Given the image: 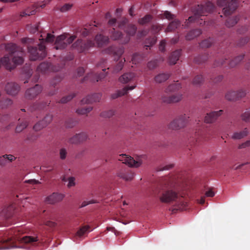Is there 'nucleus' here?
<instances>
[{
    "label": "nucleus",
    "mask_w": 250,
    "mask_h": 250,
    "mask_svg": "<svg viewBox=\"0 0 250 250\" xmlns=\"http://www.w3.org/2000/svg\"><path fill=\"white\" fill-rule=\"evenodd\" d=\"M155 194L161 203L173 204L177 209H184L187 206V194L177 182L169 181L160 186L155 190Z\"/></svg>",
    "instance_id": "f257e3e1"
},
{
    "label": "nucleus",
    "mask_w": 250,
    "mask_h": 250,
    "mask_svg": "<svg viewBox=\"0 0 250 250\" xmlns=\"http://www.w3.org/2000/svg\"><path fill=\"white\" fill-rule=\"evenodd\" d=\"M39 241L38 237L31 236H25L22 238L17 236L15 234L14 236L7 239H0V250H6L16 248L15 243L19 242L22 245L20 247L26 248V246L34 245L36 242Z\"/></svg>",
    "instance_id": "f03ea898"
},
{
    "label": "nucleus",
    "mask_w": 250,
    "mask_h": 250,
    "mask_svg": "<svg viewBox=\"0 0 250 250\" xmlns=\"http://www.w3.org/2000/svg\"><path fill=\"white\" fill-rule=\"evenodd\" d=\"M104 52L105 53L113 56L114 57V60L117 62L113 68L112 72L113 73H117L120 72L123 69L124 63L125 62V58H123L118 61L124 53V48L123 47L111 46L106 48Z\"/></svg>",
    "instance_id": "7ed1b4c3"
},
{
    "label": "nucleus",
    "mask_w": 250,
    "mask_h": 250,
    "mask_svg": "<svg viewBox=\"0 0 250 250\" xmlns=\"http://www.w3.org/2000/svg\"><path fill=\"white\" fill-rule=\"evenodd\" d=\"M214 8L213 4L209 1L205 2V5H198L193 9L194 16L189 17L188 19L189 22L194 21L200 16H205L212 12Z\"/></svg>",
    "instance_id": "20e7f679"
},
{
    "label": "nucleus",
    "mask_w": 250,
    "mask_h": 250,
    "mask_svg": "<svg viewBox=\"0 0 250 250\" xmlns=\"http://www.w3.org/2000/svg\"><path fill=\"white\" fill-rule=\"evenodd\" d=\"M28 52L30 54V59L36 61L39 59H43L46 55L45 45L41 43L38 47L28 46Z\"/></svg>",
    "instance_id": "39448f33"
},
{
    "label": "nucleus",
    "mask_w": 250,
    "mask_h": 250,
    "mask_svg": "<svg viewBox=\"0 0 250 250\" xmlns=\"http://www.w3.org/2000/svg\"><path fill=\"white\" fill-rule=\"evenodd\" d=\"M218 6L223 7V12L225 16L231 15L237 8L236 0H218Z\"/></svg>",
    "instance_id": "423d86ee"
},
{
    "label": "nucleus",
    "mask_w": 250,
    "mask_h": 250,
    "mask_svg": "<svg viewBox=\"0 0 250 250\" xmlns=\"http://www.w3.org/2000/svg\"><path fill=\"white\" fill-rule=\"evenodd\" d=\"M75 38V36L68 37L67 35H60L55 40L54 48L57 50L64 49L68 44L72 43Z\"/></svg>",
    "instance_id": "0eeeda50"
},
{
    "label": "nucleus",
    "mask_w": 250,
    "mask_h": 250,
    "mask_svg": "<svg viewBox=\"0 0 250 250\" xmlns=\"http://www.w3.org/2000/svg\"><path fill=\"white\" fill-rule=\"evenodd\" d=\"M142 157V156H138L135 160L133 158L126 154H121L118 156V159L119 161H122L123 163L127 164L130 167H138L143 163Z\"/></svg>",
    "instance_id": "6e6552de"
},
{
    "label": "nucleus",
    "mask_w": 250,
    "mask_h": 250,
    "mask_svg": "<svg viewBox=\"0 0 250 250\" xmlns=\"http://www.w3.org/2000/svg\"><path fill=\"white\" fill-rule=\"evenodd\" d=\"M188 119L189 117L186 114L181 115L169 123L168 127L173 130L183 128L187 125Z\"/></svg>",
    "instance_id": "1a4fd4ad"
},
{
    "label": "nucleus",
    "mask_w": 250,
    "mask_h": 250,
    "mask_svg": "<svg viewBox=\"0 0 250 250\" xmlns=\"http://www.w3.org/2000/svg\"><path fill=\"white\" fill-rule=\"evenodd\" d=\"M94 44V41L92 40H88L86 42H83L82 40L79 39L72 44V47L79 52H83L93 47Z\"/></svg>",
    "instance_id": "9d476101"
},
{
    "label": "nucleus",
    "mask_w": 250,
    "mask_h": 250,
    "mask_svg": "<svg viewBox=\"0 0 250 250\" xmlns=\"http://www.w3.org/2000/svg\"><path fill=\"white\" fill-rule=\"evenodd\" d=\"M167 94H163L160 98V100L163 103L170 104L177 103L180 101L183 97V95L181 93H176L170 96H168Z\"/></svg>",
    "instance_id": "9b49d317"
},
{
    "label": "nucleus",
    "mask_w": 250,
    "mask_h": 250,
    "mask_svg": "<svg viewBox=\"0 0 250 250\" xmlns=\"http://www.w3.org/2000/svg\"><path fill=\"white\" fill-rule=\"evenodd\" d=\"M42 91V87L39 84H36L34 87L26 90L25 97L29 100L36 98Z\"/></svg>",
    "instance_id": "f8f14e48"
},
{
    "label": "nucleus",
    "mask_w": 250,
    "mask_h": 250,
    "mask_svg": "<svg viewBox=\"0 0 250 250\" xmlns=\"http://www.w3.org/2000/svg\"><path fill=\"white\" fill-rule=\"evenodd\" d=\"M105 69H103V72L100 74H97L93 71L87 74V76L84 78V81L89 80L91 82H96L102 80L106 75V73H105Z\"/></svg>",
    "instance_id": "ddd939ff"
},
{
    "label": "nucleus",
    "mask_w": 250,
    "mask_h": 250,
    "mask_svg": "<svg viewBox=\"0 0 250 250\" xmlns=\"http://www.w3.org/2000/svg\"><path fill=\"white\" fill-rule=\"evenodd\" d=\"M118 177L125 180L131 181L134 177V173L127 167L120 169L117 173Z\"/></svg>",
    "instance_id": "4468645a"
},
{
    "label": "nucleus",
    "mask_w": 250,
    "mask_h": 250,
    "mask_svg": "<svg viewBox=\"0 0 250 250\" xmlns=\"http://www.w3.org/2000/svg\"><path fill=\"white\" fill-rule=\"evenodd\" d=\"M5 90L8 94L15 96L19 92L20 86L15 83H8L5 85Z\"/></svg>",
    "instance_id": "2eb2a0df"
},
{
    "label": "nucleus",
    "mask_w": 250,
    "mask_h": 250,
    "mask_svg": "<svg viewBox=\"0 0 250 250\" xmlns=\"http://www.w3.org/2000/svg\"><path fill=\"white\" fill-rule=\"evenodd\" d=\"M223 113V110H220L217 111H212L207 113L205 117L204 122L206 123H212L215 122L218 117L221 116Z\"/></svg>",
    "instance_id": "dca6fc26"
},
{
    "label": "nucleus",
    "mask_w": 250,
    "mask_h": 250,
    "mask_svg": "<svg viewBox=\"0 0 250 250\" xmlns=\"http://www.w3.org/2000/svg\"><path fill=\"white\" fill-rule=\"evenodd\" d=\"M60 68H56L51 66V64L48 62H43L41 63L37 67V71L42 73H46L49 71H58Z\"/></svg>",
    "instance_id": "f3484780"
},
{
    "label": "nucleus",
    "mask_w": 250,
    "mask_h": 250,
    "mask_svg": "<svg viewBox=\"0 0 250 250\" xmlns=\"http://www.w3.org/2000/svg\"><path fill=\"white\" fill-rule=\"evenodd\" d=\"M102 97L100 93H94L91 95H88L86 98L83 99L81 102L82 104H89L93 102H99Z\"/></svg>",
    "instance_id": "a211bd4d"
},
{
    "label": "nucleus",
    "mask_w": 250,
    "mask_h": 250,
    "mask_svg": "<svg viewBox=\"0 0 250 250\" xmlns=\"http://www.w3.org/2000/svg\"><path fill=\"white\" fill-rule=\"evenodd\" d=\"M64 198V195L61 193H53L46 198V201L50 204H54L61 201Z\"/></svg>",
    "instance_id": "6ab92c4d"
},
{
    "label": "nucleus",
    "mask_w": 250,
    "mask_h": 250,
    "mask_svg": "<svg viewBox=\"0 0 250 250\" xmlns=\"http://www.w3.org/2000/svg\"><path fill=\"white\" fill-rule=\"evenodd\" d=\"M137 31V27L135 25H129L126 30L127 35L124 38V40L122 41V44H125L129 42L130 40V36H133L135 34Z\"/></svg>",
    "instance_id": "aec40b11"
},
{
    "label": "nucleus",
    "mask_w": 250,
    "mask_h": 250,
    "mask_svg": "<svg viewBox=\"0 0 250 250\" xmlns=\"http://www.w3.org/2000/svg\"><path fill=\"white\" fill-rule=\"evenodd\" d=\"M90 138L86 132L82 131L76 133L70 138V141H86Z\"/></svg>",
    "instance_id": "412c9836"
},
{
    "label": "nucleus",
    "mask_w": 250,
    "mask_h": 250,
    "mask_svg": "<svg viewBox=\"0 0 250 250\" xmlns=\"http://www.w3.org/2000/svg\"><path fill=\"white\" fill-rule=\"evenodd\" d=\"M136 87L135 85L132 86H126L124 87L122 90L118 91L117 93L112 94L111 98L112 99H115L119 97L122 96L125 94H126L128 90H131Z\"/></svg>",
    "instance_id": "4be33fe9"
},
{
    "label": "nucleus",
    "mask_w": 250,
    "mask_h": 250,
    "mask_svg": "<svg viewBox=\"0 0 250 250\" xmlns=\"http://www.w3.org/2000/svg\"><path fill=\"white\" fill-rule=\"evenodd\" d=\"M95 41L96 42L98 46L101 47L108 43L109 38L107 36H105L100 34L96 35L95 38Z\"/></svg>",
    "instance_id": "5701e85b"
},
{
    "label": "nucleus",
    "mask_w": 250,
    "mask_h": 250,
    "mask_svg": "<svg viewBox=\"0 0 250 250\" xmlns=\"http://www.w3.org/2000/svg\"><path fill=\"white\" fill-rule=\"evenodd\" d=\"M16 159V157L12 155L5 154L0 157V165L5 166Z\"/></svg>",
    "instance_id": "b1692460"
},
{
    "label": "nucleus",
    "mask_w": 250,
    "mask_h": 250,
    "mask_svg": "<svg viewBox=\"0 0 250 250\" xmlns=\"http://www.w3.org/2000/svg\"><path fill=\"white\" fill-rule=\"evenodd\" d=\"M181 49H178L173 52L169 58V62L170 64H176L177 61L181 54Z\"/></svg>",
    "instance_id": "393cba45"
},
{
    "label": "nucleus",
    "mask_w": 250,
    "mask_h": 250,
    "mask_svg": "<svg viewBox=\"0 0 250 250\" xmlns=\"http://www.w3.org/2000/svg\"><path fill=\"white\" fill-rule=\"evenodd\" d=\"M134 77L135 74L134 73H126L121 76L119 80L121 83H125L132 80Z\"/></svg>",
    "instance_id": "a878e982"
},
{
    "label": "nucleus",
    "mask_w": 250,
    "mask_h": 250,
    "mask_svg": "<svg viewBox=\"0 0 250 250\" xmlns=\"http://www.w3.org/2000/svg\"><path fill=\"white\" fill-rule=\"evenodd\" d=\"M248 134V130L247 128H245L243 131L233 133L231 136V138L234 140H240L247 136Z\"/></svg>",
    "instance_id": "bb28decb"
},
{
    "label": "nucleus",
    "mask_w": 250,
    "mask_h": 250,
    "mask_svg": "<svg viewBox=\"0 0 250 250\" xmlns=\"http://www.w3.org/2000/svg\"><path fill=\"white\" fill-rule=\"evenodd\" d=\"M180 88H181V85L177 81V82L168 85L165 89V93L174 92L178 90Z\"/></svg>",
    "instance_id": "cd10ccee"
},
{
    "label": "nucleus",
    "mask_w": 250,
    "mask_h": 250,
    "mask_svg": "<svg viewBox=\"0 0 250 250\" xmlns=\"http://www.w3.org/2000/svg\"><path fill=\"white\" fill-rule=\"evenodd\" d=\"M110 37L111 39L114 41L121 40V42L122 41L124 40V39L122 38L123 34L121 32L115 30L114 28H113L110 31Z\"/></svg>",
    "instance_id": "c85d7f7f"
},
{
    "label": "nucleus",
    "mask_w": 250,
    "mask_h": 250,
    "mask_svg": "<svg viewBox=\"0 0 250 250\" xmlns=\"http://www.w3.org/2000/svg\"><path fill=\"white\" fill-rule=\"evenodd\" d=\"M49 103L47 104V103H36L34 104L30 108V110L31 112L41 110L43 109L45 107L49 106Z\"/></svg>",
    "instance_id": "c756f323"
},
{
    "label": "nucleus",
    "mask_w": 250,
    "mask_h": 250,
    "mask_svg": "<svg viewBox=\"0 0 250 250\" xmlns=\"http://www.w3.org/2000/svg\"><path fill=\"white\" fill-rule=\"evenodd\" d=\"M180 25V22L178 20H174L173 21H171L168 25L166 29L165 32H168L174 31L176 29H177Z\"/></svg>",
    "instance_id": "7c9ffc66"
},
{
    "label": "nucleus",
    "mask_w": 250,
    "mask_h": 250,
    "mask_svg": "<svg viewBox=\"0 0 250 250\" xmlns=\"http://www.w3.org/2000/svg\"><path fill=\"white\" fill-rule=\"evenodd\" d=\"M244 56V54H242L231 60L229 63V67L233 68L237 65L243 60Z\"/></svg>",
    "instance_id": "2f4dec72"
},
{
    "label": "nucleus",
    "mask_w": 250,
    "mask_h": 250,
    "mask_svg": "<svg viewBox=\"0 0 250 250\" xmlns=\"http://www.w3.org/2000/svg\"><path fill=\"white\" fill-rule=\"evenodd\" d=\"M201 33L202 32L200 29H196L192 30L187 34L186 38L188 40H191L193 39L194 38L198 37L201 34Z\"/></svg>",
    "instance_id": "473e14b6"
},
{
    "label": "nucleus",
    "mask_w": 250,
    "mask_h": 250,
    "mask_svg": "<svg viewBox=\"0 0 250 250\" xmlns=\"http://www.w3.org/2000/svg\"><path fill=\"white\" fill-rule=\"evenodd\" d=\"M169 77L170 75L168 74L161 73L155 77L154 80L157 83H161L167 80Z\"/></svg>",
    "instance_id": "72a5a7b5"
},
{
    "label": "nucleus",
    "mask_w": 250,
    "mask_h": 250,
    "mask_svg": "<svg viewBox=\"0 0 250 250\" xmlns=\"http://www.w3.org/2000/svg\"><path fill=\"white\" fill-rule=\"evenodd\" d=\"M13 104L12 101L9 98L3 99L0 100V107L2 109L7 108Z\"/></svg>",
    "instance_id": "f704fd0d"
},
{
    "label": "nucleus",
    "mask_w": 250,
    "mask_h": 250,
    "mask_svg": "<svg viewBox=\"0 0 250 250\" xmlns=\"http://www.w3.org/2000/svg\"><path fill=\"white\" fill-rule=\"evenodd\" d=\"M237 93L235 91H228L225 95L226 99L228 101H233L238 100Z\"/></svg>",
    "instance_id": "c9c22d12"
},
{
    "label": "nucleus",
    "mask_w": 250,
    "mask_h": 250,
    "mask_svg": "<svg viewBox=\"0 0 250 250\" xmlns=\"http://www.w3.org/2000/svg\"><path fill=\"white\" fill-rule=\"evenodd\" d=\"M28 125V122L26 120L22 121L17 125L15 129L16 132L19 133L21 132L24 129L26 128Z\"/></svg>",
    "instance_id": "e433bc0d"
},
{
    "label": "nucleus",
    "mask_w": 250,
    "mask_h": 250,
    "mask_svg": "<svg viewBox=\"0 0 250 250\" xmlns=\"http://www.w3.org/2000/svg\"><path fill=\"white\" fill-rule=\"evenodd\" d=\"M239 20V18L237 16L233 18H229L226 21V25L228 27L233 26L237 23Z\"/></svg>",
    "instance_id": "4c0bfd02"
},
{
    "label": "nucleus",
    "mask_w": 250,
    "mask_h": 250,
    "mask_svg": "<svg viewBox=\"0 0 250 250\" xmlns=\"http://www.w3.org/2000/svg\"><path fill=\"white\" fill-rule=\"evenodd\" d=\"M76 94L74 93H71L67 96L63 97L60 101H57V103L65 104L68 102L71 101L74 97H75Z\"/></svg>",
    "instance_id": "58836bf2"
},
{
    "label": "nucleus",
    "mask_w": 250,
    "mask_h": 250,
    "mask_svg": "<svg viewBox=\"0 0 250 250\" xmlns=\"http://www.w3.org/2000/svg\"><path fill=\"white\" fill-rule=\"evenodd\" d=\"M213 42V39L212 38H208L203 40L200 43V46L201 48H208L209 47Z\"/></svg>",
    "instance_id": "ea45409f"
},
{
    "label": "nucleus",
    "mask_w": 250,
    "mask_h": 250,
    "mask_svg": "<svg viewBox=\"0 0 250 250\" xmlns=\"http://www.w3.org/2000/svg\"><path fill=\"white\" fill-rule=\"evenodd\" d=\"M152 19L153 16L151 15L147 14L143 18L140 19L138 21V22L141 25H144L150 22Z\"/></svg>",
    "instance_id": "a19ab883"
},
{
    "label": "nucleus",
    "mask_w": 250,
    "mask_h": 250,
    "mask_svg": "<svg viewBox=\"0 0 250 250\" xmlns=\"http://www.w3.org/2000/svg\"><path fill=\"white\" fill-rule=\"evenodd\" d=\"M208 59V54H204L201 56H199L195 58L194 61L197 63H201L205 62Z\"/></svg>",
    "instance_id": "79ce46f5"
},
{
    "label": "nucleus",
    "mask_w": 250,
    "mask_h": 250,
    "mask_svg": "<svg viewBox=\"0 0 250 250\" xmlns=\"http://www.w3.org/2000/svg\"><path fill=\"white\" fill-rule=\"evenodd\" d=\"M46 126V124H44L43 122L41 120L37 122L33 127V129L34 131L37 132L39 131H40L43 128L45 127Z\"/></svg>",
    "instance_id": "37998d69"
},
{
    "label": "nucleus",
    "mask_w": 250,
    "mask_h": 250,
    "mask_svg": "<svg viewBox=\"0 0 250 250\" xmlns=\"http://www.w3.org/2000/svg\"><path fill=\"white\" fill-rule=\"evenodd\" d=\"M90 227L89 226H84L81 227L77 232V235L79 237H82L83 235L90 231Z\"/></svg>",
    "instance_id": "c03bdc74"
},
{
    "label": "nucleus",
    "mask_w": 250,
    "mask_h": 250,
    "mask_svg": "<svg viewBox=\"0 0 250 250\" xmlns=\"http://www.w3.org/2000/svg\"><path fill=\"white\" fill-rule=\"evenodd\" d=\"M77 123V121L72 118H69L65 121V126L66 128H70L74 127Z\"/></svg>",
    "instance_id": "a18cd8bd"
},
{
    "label": "nucleus",
    "mask_w": 250,
    "mask_h": 250,
    "mask_svg": "<svg viewBox=\"0 0 250 250\" xmlns=\"http://www.w3.org/2000/svg\"><path fill=\"white\" fill-rule=\"evenodd\" d=\"M156 37H152L149 38H148L146 41V45L145 47L146 49H148V48L151 46L154 45L156 42Z\"/></svg>",
    "instance_id": "49530a36"
},
{
    "label": "nucleus",
    "mask_w": 250,
    "mask_h": 250,
    "mask_svg": "<svg viewBox=\"0 0 250 250\" xmlns=\"http://www.w3.org/2000/svg\"><path fill=\"white\" fill-rule=\"evenodd\" d=\"M92 109V107L90 106L83 107L82 108H79L76 110V112L78 114L85 115L90 112Z\"/></svg>",
    "instance_id": "de8ad7c7"
},
{
    "label": "nucleus",
    "mask_w": 250,
    "mask_h": 250,
    "mask_svg": "<svg viewBox=\"0 0 250 250\" xmlns=\"http://www.w3.org/2000/svg\"><path fill=\"white\" fill-rule=\"evenodd\" d=\"M143 57L139 53L134 54L132 58V63L137 64L139 63L141 60H142Z\"/></svg>",
    "instance_id": "09e8293b"
},
{
    "label": "nucleus",
    "mask_w": 250,
    "mask_h": 250,
    "mask_svg": "<svg viewBox=\"0 0 250 250\" xmlns=\"http://www.w3.org/2000/svg\"><path fill=\"white\" fill-rule=\"evenodd\" d=\"M204 80V79L202 75H198L194 78L192 83L194 85H200L203 83Z\"/></svg>",
    "instance_id": "8fccbe9b"
},
{
    "label": "nucleus",
    "mask_w": 250,
    "mask_h": 250,
    "mask_svg": "<svg viewBox=\"0 0 250 250\" xmlns=\"http://www.w3.org/2000/svg\"><path fill=\"white\" fill-rule=\"evenodd\" d=\"M163 28V25L158 24H153L151 27V32L155 34L160 31Z\"/></svg>",
    "instance_id": "3c124183"
},
{
    "label": "nucleus",
    "mask_w": 250,
    "mask_h": 250,
    "mask_svg": "<svg viewBox=\"0 0 250 250\" xmlns=\"http://www.w3.org/2000/svg\"><path fill=\"white\" fill-rule=\"evenodd\" d=\"M206 136L205 130L202 129H199L198 130H196L195 134V137L196 139H199V137L201 138H203Z\"/></svg>",
    "instance_id": "603ef678"
},
{
    "label": "nucleus",
    "mask_w": 250,
    "mask_h": 250,
    "mask_svg": "<svg viewBox=\"0 0 250 250\" xmlns=\"http://www.w3.org/2000/svg\"><path fill=\"white\" fill-rule=\"evenodd\" d=\"M114 114V111L113 110H109L104 111L101 113V116L104 118H110Z\"/></svg>",
    "instance_id": "864d4df0"
},
{
    "label": "nucleus",
    "mask_w": 250,
    "mask_h": 250,
    "mask_svg": "<svg viewBox=\"0 0 250 250\" xmlns=\"http://www.w3.org/2000/svg\"><path fill=\"white\" fill-rule=\"evenodd\" d=\"M35 10H30V8L26 9L25 11L22 12L21 14V17H25L26 16L33 15L35 14Z\"/></svg>",
    "instance_id": "5fc2aeb1"
},
{
    "label": "nucleus",
    "mask_w": 250,
    "mask_h": 250,
    "mask_svg": "<svg viewBox=\"0 0 250 250\" xmlns=\"http://www.w3.org/2000/svg\"><path fill=\"white\" fill-rule=\"evenodd\" d=\"M229 58V57H225L224 58L220 60H215L214 63H213V67H218L221 65H223L225 61L227 60Z\"/></svg>",
    "instance_id": "6e6d98bb"
},
{
    "label": "nucleus",
    "mask_w": 250,
    "mask_h": 250,
    "mask_svg": "<svg viewBox=\"0 0 250 250\" xmlns=\"http://www.w3.org/2000/svg\"><path fill=\"white\" fill-rule=\"evenodd\" d=\"M62 79V78L60 76H56L54 77V78L51 81L50 83V84L55 87L58 83H59Z\"/></svg>",
    "instance_id": "4d7b16f0"
},
{
    "label": "nucleus",
    "mask_w": 250,
    "mask_h": 250,
    "mask_svg": "<svg viewBox=\"0 0 250 250\" xmlns=\"http://www.w3.org/2000/svg\"><path fill=\"white\" fill-rule=\"evenodd\" d=\"M53 119V115L50 114H47L44 118L42 120L44 124H46V126L51 122Z\"/></svg>",
    "instance_id": "13d9d810"
},
{
    "label": "nucleus",
    "mask_w": 250,
    "mask_h": 250,
    "mask_svg": "<svg viewBox=\"0 0 250 250\" xmlns=\"http://www.w3.org/2000/svg\"><path fill=\"white\" fill-rule=\"evenodd\" d=\"M237 93V97H238V100L245 97L247 94V91L245 89L241 88L237 91H235Z\"/></svg>",
    "instance_id": "bf43d9fd"
},
{
    "label": "nucleus",
    "mask_w": 250,
    "mask_h": 250,
    "mask_svg": "<svg viewBox=\"0 0 250 250\" xmlns=\"http://www.w3.org/2000/svg\"><path fill=\"white\" fill-rule=\"evenodd\" d=\"M242 120L245 122H250V112L247 111L241 115Z\"/></svg>",
    "instance_id": "052dcab7"
},
{
    "label": "nucleus",
    "mask_w": 250,
    "mask_h": 250,
    "mask_svg": "<svg viewBox=\"0 0 250 250\" xmlns=\"http://www.w3.org/2000/svg\"><path fill=\"white\" fill-rule=\"evenodd\" d=\"M158 65V62L157 60L150 61L147 63V67L149 69H154Z\"/></svg>",
    "instance_id": "680f3d73"
},
{
    "label": "nucleus",
    "mask_w": 250,
    "mask_h": 250,
    "mask_svg": "<svg viewBox=\"0 0 250 250\" xmlns=\"http://www.w3.org/2000/svg\"><path fill=\"white\" fill-rule=\"evenodd\" d=\"M173 167V165H172V164L166 165L164 167L160 166L157 168L156 170L157 171H163V170H169L170 168H171L172 167Z\"/></svg>",
    "instance_id": "e2e57ef3"
},
{
    "label": "nucleus",
    "mask_w": 250,
    "mask_h": 250,
    "mask_svg": "<svg viewBox=\"0 0 250 250\" xmlns=\"http://www.w3.org/2000/svg\"><path fill=\"white\" fill-rule=\"evenodd\" d=\"M68 184L67 187L69 188L74 187L75 186V178L74 177H70L68 178Z\"/></svg>",
    "instance_id": "0e129e2a"
},
{
    "label": "nucleus",
    "mask_w": 250,
    "mask_h": 250,
    "mask_svg": "<svg viewBox=\"0 0 250 250\" xmlns=\"http://www.w3.org/2000/svg\"><path fill=\"white\" fill-rule=\"evenodd\" d=\"M55 39V36L50 34V33H47V36L46 38L44 39L45 41L47 42H52L54 41Z\"/></svg>",
    "instance_id": "69168bd1"
},
{
    "label": "nucleus",
    "mask_w": 250,
    "mask_h": 250,
    "mask_svg": "<svg viewBox=\"0 0 250 250\" xmlns=\"http://www.w3.org/2000/svg\"><path fill=\"white\" fill-rule=\"evenodd\" d=\"M249 41V39L247 37H245L241 39L237 43L238 46H241L247 43Z\"/></svg>",
    "instance_id": "338daca9"
},
{
    "label": "nucleus",
    "mask_w": 250,
    "mask_h": 250,
    "mask_svg": "<svg viewBox=\"0 0 250 250\" xmlns=\"http://www.w3.org/2000/svg\"><path fill=\"white\" fill-rule=\"evenodd\" d=\"M164 16L168 20H172L174 18V15L172 14L170 12L167 11H166L164 12Z\"/></svg>",
    "instance_id": "774afa93"
}]
</instances>
